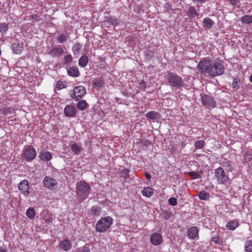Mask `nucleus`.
Here are the masks:
<instances>
[{
    "instance_id": "nucleus-36",
    "label": "nucleus",
    "mask_w": 252,
    "mask_h": 252,
    "mask_svg": "<svg viewBox=\"0 0 252 252\" xmlns=\"http://www.w3.org/2000/svg\"><path fill=\"white\" fill-rule=\"evenodd\" d=\"M77 105L78 109L84 110L87 108L88 104L85 100H80L77 103Z\"/></svg>"
},
{
    "instance_id": "nucleus-34",
    "label": "nucleus",
    "mask_w": 252,
    "mask_h": 252,
    "mask_svg": "<svg viewBox=\"0 0 252 252\" xmlns=\"http://www.w3.org/2000/svg\"><path fill=\"white\" fill-rule=\"evenodd\" d=\"M68 35L66 34L63 33L60 34L57 38L59 43H63L67 41Z\"/></svg>"
},
{
    "instance_id": "nucleus-43",
    "label": "nucleus",
    "mask_w": 252,
    "mask_h": 252,
    "mask_svg": "<svg viewBox=\"0 0 252 252\" xmlns=\"http://www.w3.org/2000/svg\"><path fill=\"white\" fill-rule=\"evenodd\" d=\"M103 82L100 79H96L94 82V85L97 88L101 87L103 85Z\"/></svg>"
},
{
    "instance_id": "nucleus-10",
    "label": "nucleus",
    "mask_w": 252,
    "mask_h": 252,
    "mask_svg": "<svg viewBox=\"0 0 252 252\" xmlns=\"http://www.w3.org/2000/svg\"><path fill=\"white\" fill-rule=\"evenodd\" d=\"M18 188L25 196H28L30 193L29 183L27 180H24L20 182Z\"/></svg>"
},
{
    "instance_id": "nucleus-31",
    "label": "nucleus",
    "mask_w": 252,
    "mask_h": 252,
    "mask_svg": "<svg viewBox=\"0 0 252 252\" xmlns=\"http://www.w3.org/2000/svg\"><path fill=\"white\" fill-rule=\"evenodd\" d=\"M82 49V45L79 43H75L72 47V51L74 54L80 53Z\"/></svg>"
},
{
    "instance_id": "nucleus-39",
    "label": "nucleus",
    "mask_w": 252,
    "mask_h": 252,
    "mask_svg": "<svg viewBox=\"0 0 252 252\" xmlns=\"http://www.w3.org/2000/svg\"><path fill=\"white\" fill-rule=\"evenodd\" d=\"M161 217L165 220H168L172 216V213L170 211H164L160 214Z\"/></svg>"
},
{
    "instance_id": "nucleus-28",
    "label": "nucleus",
    "mask_w": 252,
    "mask_h": 252,
    "mask_svg": "<svg viewBox=\"0 0 252 252\" xmlns=\"http://www.w3.org/2000/svg\"><path fill=\"white\" fill-rule=\"evenodd\" d=\"M70 149L75 154L77 155L81 152L82 148L76 143H73L71 145Z\"/></svg>"
},
{
    "instance_id": "nucleus-23",
    "label": "nucleus",
    "mask_w": 252,
    "mask_h": 252,
    "mask_svg": "<svg viewBox=\"0 0 252 252\" xmlns=\"http://www.w3.org/2000/svg\"><path fill=\"white\" fill-rule=\"evenodd\" d=\"M187 14L188 16L191 19L194 18L195 16H198V15L195 7L193 6L189 7Z\"/></svg>"
},
{
    "instance_id": "nucleus-6",
    "label": "nucleus",
    "mask_w": 252,
    "mask_h": 252,
    "mask_svg": "<svg viewBox=\"0 0 252 252\" xmlns=\"http://www.w3.org/2000/svg\"><path fill=\"white\" fill-rule=\"evenodd\" d=\"M23 157L27 161H31L36 157V150L31 146H28L23 150Z\"/></svg>"
},
{
    "instance_id": "nucleus-33",
    "label": "nucleus",
    "mask_w": 252,
    "mask_h": 252,
    "mask_svg": "<svg viewBox=\"0 0 252 252\" xmlns=\"http://www.w3.org/2000/svg\"><path fill=\"white\" fill-rule=\"evenodd\" d=\"M245 250L247 252H252V240H247L245 242Z\"/></svg>"
},
{
    "instance_id": "nucleus-12",
    "label": "nucleus",
    "mask_w": 252,
    "mask_h": 252,
    "mask_svg": "<svg viewBox=\"0 0 252 252\" xmlns=\"http://www.w3.org/2000/svg\"><path fill=\"white\" fill-rule=\"evenodd\" d=\"M64 54L63 49L61 46L53 47L48 53L53 57H60Z\"/></svg>"
},
{
    "instance_id": "nucleus-14",
    "label": "nucleus",
    "mask_w": 252,
    "mask_h": 252,
    "mask_svg": "<svg viewBox=\"0 0 252 252\" xmlns=\"http://www.w3.org/2000/svg\"><path fill=\"white\" fill-rule=\"evenodd\" d=\"M150 241L154 245H159L162 241V237L159 233H155L151 236Z\"/></svg>"
},
{
    "instance_id": "nucleus-54",
    "label": "nucleus",
    "mask_w": 252,
    "mask_h": 252,
    "mask_svg": "<svg viewBox=\"0 0 252 252\" xmlns=\"http://www.w3.org/2000/svg\"><path fill=\"white\" fill-rule=\"evenodd\" d=\"M250 79L251 82H252V74L251 75Z\"/></svg>"
},
{
    "instance_id": "nucleus-19",
    "label": "nucleus",
    "mask_w": 252,
    "mask_h": 252,
    "mask_svg": "<svg viewBox=\"0 0 252 252\" xmlns=\"http://www.w3.org/2000/svg\"><path fill=\"white\" fill-rule=\"evenodd\" d=\"M72 247L70 241L67 239H65L62 241L60 243V248L63 251H67Z\"/></svg>"
},
{
    "instance_id": "nucleus-44",
    "label": "nucleus",
    "mask_w": 252,
    "mask_h": 252,
    "mask_svg": "<svg viewBox=\"0 0 252 252\" xmlns=\"http://www.w3.org/2000/svg\"><path fill=\"white\" fill-rule=\"evenodd\" d=\"M106 22L109 23L110 24L114 25H117L119 23L118 20L117 19H115L112 17H110L107 19Z\"/></svg>"
},
{
    "instance_id": "nucleus-52",
    "label": "nucleus",
    "mask_w": 252,
    "mask_h": 252,
    "mask_svg": "<svg viewBox=\"0 0 252 252\" xmlns=\"http://www.w3.org/2000/svg\"><path fill=\"white\" fill-rule=\"evenodd\" d=\"M129 172V170L127 169H124L123 171H122V173L123 174H125V175H127L128 174Z\"/></svg>"
},
{
    "instance_id": "nucleus-48",
    "label": "nucleus",
    "mask_w": 252,
    "mask_h": 252,
    "mask_svg": "<svg viewBox=\"0 0 252 252\" xmlns=\"http://www.w3.org/2000/svg\"><path fill=\"white\" fill-rule=\"evenodd\" d=\"M230 3L232 5L237 6L239 3V0H228Z\"/></svg>"
},
{
    "instance_id": "nucleus-53",
    "label": "nucleus",
    "mask_w": 252,
    "mask_h": 252,
    "mask_svg": "<svg viewBox=\"0 0 252 252\" xmlns=\"http://www.w3.org/2000/svg\"><path fill=\"white\" fill-rule=\"evenodd\" d=\"M145 176L146 178L148 180H150V179L151 178V175L148 173H145Z\"/></svg>"
},
{
    "instance_id": "nucleus-22",
    "label": "nucleus",
    "mask_w": 252,
    "mask_h": 252,
    "mask_svg": "<svg viewBox=\"0 0 252 252\" xmlns=\"http://www.w3.org/2000/svg\"><path fill=\"white\" fill-rule=\"evenodd\" d=\"M146 116L148 119L151 120H157L160 118V115L158 112L156 111H150L146 114Z\"/></svg>"
},
{
    "instance_id": "nucleus-21",
    "label": "nucleus",
    "mask_w": 252,
    "mask_h": 252,
    "mask_svg": "<svg viewBox=\"0 0 252 252\" xmlns=\"http://www.w3.org/2000/svg\"><path fill=\"white\" fill-rule=\"evenodd\" d=\"M239 225L238 220H234L229 221L226 224V226L229 230H234Z\"/></svg>"
},
{
    "instance_id": "nucleus-32",
    "label": "nucleus",
    "mask_w": 252,
    "mask_h": 252,
    "mask_svg": "<svg viewBox=\"0 0 252 252\" xmlns=\"http://www.w3.org/2000/svg\"><path fill=\"white\" fill-rule=\"evenodd\" d=\"M26 215L30 219H32L35 217V212L33 208H30L27 210Z\"/></svg>"
},
{
    "instance_id": "nucleus-4",
    "label": "nucleus",
    "mask_w": 252,
    "mask_h": 252,
    "mask_svg": "<svg viewBox=\"0 0 252 252\" xmlns=\"http://www.w3.org/2000/svg\"><path fill=\"white\" fill-rule=\"evenodd\" d=\"M197 69L202 75H206L208 74L211 76V61L206 59L201 60L197 65Z\"/></svg>"
},
{
    "instance_id": "nucleus-42",
    "label": "nucleus",
    "mask_w": 252,
    "mask_h": 252,
    "mask_svg": "<svg viewBox=\"0 0 252 252\" xmlns=\"http://www.w3.org/2000/svg\"><path fill=\"white\" fill-rule=\"evenodd\" d=\"M66 82L58 81L56 83V88L59 90L65 88L66 87Z\"/></svg>"
},
{
    "instance_id": "nucleus-37",
    "label": "nucleus",
    "mask_w": 252,
    "mask_h": 252,
    "mask_svg": "<svg viewBox=\"0 0 252 252\" xmlns=\"http://www.w3.org/2000/svg\"><path fill=\"white\" fill-rule=\"evenodd\" d=\"M205 142L202 140H197L194 143V146L196 149H201L205 146Z\"/></svg>"
},
{
    "instance_id": "nucleus-20",
    "label": "nucleus",
    "mask_w": 252,
    "mask_h": 252,
    "mask_svg": "<svg viewBox=\"0 0 252 252\" xmlns=\"http://www.w3.org/2000/svg\"><path fill=\"white\" fill-rule=\"evenodd\" d=\"M67 73L69 75L73 77H78L80 74L78 69L74 66L69 67L67 69Z\"/></svg>"
},
{
    "instance_id": "nucleus-17",
    "label": "nucleus",
    "mask_w": 252,
    "mask_h": 252,
    "mask_svg": "<svg viewBox=\"0 0 252 252\" xmlns=\"http://www.w3.org/2000/svg\"><path fill=\"white\" fill-rule=\"evenodd\" d=\"M214 22L210 18L206 17L203 19L202 25L204 28L210 29L214 25Z\"/></svg>"
},
{
    "instance_id": "nucleus-9",
    "label": "nucleus",
    "mask_w": 252,
    "mask_h": 252,
    "mask_svg": "<svg viewBox=\"0 0 252 252\" xmlns=\"http://www.w3.org/2000/svg\"><path fill=\"white\" fill-rule=\"evenodd\" d=\"M43 186L49 189H54L58 187V182L55 179L46 176L43 180Z\"/></svg>"
},
{
    "instance_id": "nucleus-11",
    "label": "nucleus",
    "mask_w": 252,
    "mask_h": 252,
    "mask_svg": "<svg viewBox=\"0 0 252 252\" xmlns=\"http://www.w3.org/2000/svg\"><path fill=\"white\" fill-rule=\"evenodd\" d=\"M202 103L204 106L207 107H214L216 102L213 97L208 94H204L201 96Z\"/></svg>"
},
{
    "instance_id": "nucleus-25",
    "label": "nucleus",
    "mask_w": 252,
    "mask_h": 252,
    "mask_svg": "<svg viewBox=\"0 0 252 252\" xmlns=\"http://www.w3.org/2000/svg\"><path fill=\"white\" fill-rule=\"evenodd\" d=\"M198 196L199 199L202 200H206L209 199L210 196V194L204 190L200 191L198 192Z\"/></svg>"
},
{
    "instance_id": "nucleus-18",
    "label": "nucleus",
    "mask_w": 252,
    "mask_h": 252,
    "mask_svg": "<svg viewBox=\"0 0 252 252\" xmlns=\"http://www.w3.org/2000/svg\"><path fill=\"white\" fill-rule=\"evenodd\" d=\"M11 49L15 54H20L23 51V45L18 42L12 44Z\"/></svg>"
},
{
    "instance_id": "nucleus-38",
    "label": "nucleus",
    "mask_w": 252,
    "mask_h": 252,
    "mask_svg": "<svg viewBox=\"0 0 252 252\" xmlns=\"http://www.w3.org/2000/svg\"><path fill=\"white\" fill-rule=\"evenodd\" d=\"M240 85V80L237 78H234L232 84L233 89L235 90H237L239 89Z\"/></svg>"
},
{
    "instance_id": "nucleus-5",
    "label": "nucleus",
    "mask_w": 252,
    "mask_h": 252,
    "mask_svg": "<svg viewBox=\"0 0 252 252\" xmlns=\"http://www.w3.org/2000/svg\"><path fill=\"white\" fill-rule=\"evenodd\" d=\"M215 177L220 184H225L229 180L228 175L224 172L222 167H220L215 170Z\"/></svg>"
},
{
    "instance_id": "nucleus-30",
    "label": "nucleus",
    "mask_w": 252,
    "mask_h": 252,
    "mask_svg": "<svg viewBox=\"0 0 252 252\" xmlns=\"http://www.w3.org/2000/svg\"><path fill=\"white\" fill-rule=\"evenodd\" d=\"M188 174L192 179H200L201 178V174H202V172L201 171H200V173L197 172L196 171H191L188 172Z\"/></svg>"
},
{
    "instance_id": "nucleus-49",
    "label": "nucleus",
    "mask_w": 252,
    "mask_h": 252,
    "mask_svg": "<svg viewBox=\"0 0 252 252\" xmlns=\"http://www.w3.org/2000/svg\"><path fill=\"white\" fill-rule=\"evenodd\" d=\"M140 87L141 89L144 90L146 88V84L144 81H141L140 83Z\"/></svg>"
},
{
    "instance_id": "nucleus-15",
    "label": "nucleus",
    "mask_w": 252,
    "mask_h": 252,
    "mask_svg": "<svg viewBox=\"0 0 252 252\" xmlns=\"http://www.w3.org/2000/svg\"><path fill=\"white\" fill-rule=\"evenodd\" d=\"M198 232L199 229L198 227L191 226L188 229L187 231V235L189 238L194 239L196 237H198Z\"/></svg>"
},
{
    "instance_id": "nucleus-40",
    "label": "nucleus",
    "mask_w": 252,
    "mask_h": 252,
    "mask_svg": "<svg viewBox=\"0 0 252 252\" xmlns=\"http://www.w3.org/2000/svg\"><path fill=\"white\" fill-rule=\"evenodd\" d=\"M144 56L148 60H150L154 56V51L151 50H147L144 53Z\"/></svg>"
},
{
    "instance_id": "nucleus-1",
    "label": "nucleus",
    "mask_w": 252,
    "mask_h": 252,
    "mask_svg": "<svg viewBox=\"0 0 252 252\" xmlns=\"http://www.w3.org/2000/svg\"><path fill=\"white\" fill-rule=\"evenodd\" d=\"M91 191V186L84 181H80L76 184V194L78 201H84L88 197Z\"/></svg>"
},
{
    "instance_id": "nucleus-35",
    "label": "nucleus",
    "mask_w": 252,
    "mask_h": 252,
    "mask_svg": "<svg viewBox=\"0 0 252 252\" xmlns=\"http://www.w3.org/2000/svg\"><path fill=\"white\" fill-rule=\"evenodd\" d=\"M91 211L92 214L94 216H99L101 212L100 208L98 206H93L91 209Z\"/></svg>"
},
{
    "instance_id": "nucleus-13",
    "label": "nucleus",
    "mask_w": 252,
    "mask_h": 252,
    "mask_svg": "<svg viewBox=\"0 0 252 252\" xmlns=\"http://www.w3.org/2000/svg\"><path fill=\"white\" fill-rule=\"evenodd\" d=\"M64 113L67 117H74L76 115V108L71 105H68L65 106L64 109Z\"/></svg>"
},
{
    "instance_id": "nucleus-45",
    "label": "nucleus",
    "mask_w": 252,
    "mask_h": 252,
    "mask_svg": "<svg viewBox=\"0 0 252 252\" xmlns=\"http://www.w3.org/2000/svg\"><path fill=\"white\" fill-rule=\"evenodd\" d=\"M168 203L172 206H176L177 203V199L173 197L170 198L168 199Z\"/></svg>"
},
{
    "instance_id": "nucleus-27",
    "label": "nucleus",
    "mask_w": 252,
    "mask_h": 252,
    "mask_svg": "<svg viewBox=\"0 0 252 252\" xmlns=\"http://www.w3.org/2000/svg\"><path fill=\"white\" fill-rule=\"evenodd\" d=\"M211 241L215 244L219 245H222V239L218 235V234L214 235L211 238Z\"/></svg>"
},
{
    "instance_id": "nucleus-41",
    "label": "nucleus",
    "mask_w": 252,
    "mask_h": 252,
    "mask_svg": "<svg viewBox=\"0 0 252 252\" xmlns=\"http://www.w3.org/2000/svg\"><path fill=\"white\" fill-rule=\"evenodd\" d=\"M8 29V25L5 23L0 24V32L3 33L6 32Z\"/></svg>"
},
{
    "instance_id": "nucleus-51",
    "label": "nucleus",
    "mask_w": 252,
    "mask_h": 252,
    "mask_svg": "<svg viewBox=\"0 0 252 252\" xmlns=\"http://www.w3.org/2000/svg\"><path fill=\"white\" fill-rule=\"evenodd\" d=\"M0 252H8V251L6 248L0 247Z\"/></svg>"
},
{
    "instance_id": "nucleus-16",
    "label": "nucleus",
    "mask_w": 252,
    "mask_h": 252,
    "mask_svg": "<svg viewBox=\"0 0 252 252\" xmlns=\"http://www.w3.org/2000/svg\"><path fill=\"white\" fill-rule=\"evenodd\" d=\"M39 158L41 160L44 161H48L52 158V155L48 151H42L40 153L39 155Z\"/></svg>"
},
{
    "instance_id": "nucleus-29",
    "label": "nucleus",
    "mask_w": 252,
    "mask_h": 252,
    "mask_svg": "<svg viewBox=\"0 0 252 252\" xmlns=\"http://www.w3.org/2000/svg\"><path fill=\"white\" fill-rule=\"evenodd\" d=\"M241 22L243 23L250 24L252 23V15H246L241 18Z\"/></svg>"
},
{
    "instance_id": "nucleus-24",
    "label": "nucleus",
    "mask_w": 252,
    "mask_h": 252,
    "mask_svg": "<svg viewBox=\"0 0 252 252\" xmlns=\"http://www.w3.org/2000/svg\"><path fill=\"white\" fill-rule=\"evenodd\" d=\"M88 62L89 60L87 56L83 55L79 59L78 63L80 66L84 67L87 65Z\"/></svg>"
},
{
    "instance_id": "nucleus-47",
    "label": "nucleus",
    "mask_w": 252,
    "mask_h": 252,
    "mask_svg": "<svg viewBox=\"0 0 252 252\" xmlns=\"http://www.w3.org/2000/svg\"><path fill=\"white\" fill-rule=\"evenodd\" d=\"M223 167H225V170L227 172H231L233 170V167L231 165L228 164L227 162H225V164L223 165Z\"/></svg>"
},
{
    "instance_id": "nucleus-3",
    "label": "nucleus",
    "mask_w": 252,
    "mask_h": 252,
    "mask_svg": "<svg viewBox=\"0 0 252 252\" xmlns=\"http://www.w3.org/2000/svg\"><path fill=\"white\" fill-rule=\"evenodd\" d=\"M113 220L111 217L102 218L96 223L95 229L96 231L103 232L106 231L112 223Z\"/></svg>"
},
{
    "instance_id": "nucleus-7",
    "label": "nucleus",
    "mask_w": 252,
    "mask_h": 252,
    "mask_svg": "<svg viewBox=\"0 0 252 252\" xmlns=\"http://www.w3.org/2000/svg\"><path fill=\"white\" fill-rule=\"evenodd\" d=\"M86 93V89L84 87L82 86L75 87L73 89V92L71 95V97L76 101H78L85 95Z\"/></svg>"
},
{
    "instance_id": "nucleus-8",
    "label": "nucleus",
    "mask_w": 252,
    "mask_h": 252,
    "mask_svg": "<svg viewBox=\"0 0 252 252\" xmlns=\"http://www.w3.org/2000/svg\"><path fill=\"white\" fill-rule=\"evenodd\" d=\"M224 71L223 65L219 63L214 64L211 63V76L215 77L223 73Z\"/></svg>"
},
{
    "instance_id": "nucleus-50",
    "label": "nucleus",
    "mask_w": 252,
    "mask_h": 252,
    "mask_svg": "<svg viewBox=\"0 0 252 252\" xmlns=\"http://www.w3.org/2000/svg\"><path fill=\"white\" fill-rule=\"evenodd\" d=\"M80 252H90V250L88 247L85 246L83 248Z\"/></svg>"
},
{
    "instance_id": "nucleus-2",
    "label": "nucleus",
    "mask_w": 252,
    "mask_h": 252,
    "mask_svg": "<svg viewBox=\"0 0 252 252\" xmlns=\"http://www.w3.org/2000/svg\"><path fill=\"white\" fill-rule=\"evenodd\" d=\"M166 79L170 85L173 87L179 88L185 86L182 78L173 72H168Z\"/></svg>"
},
{
    "instance_id": "nucleus-46",
    "label": "nucleus",
    "mask_w": 252,
    "mask_h": 252,
    "mask_svg": "<svg viewBox=\"0 0 252 252\" xmlns=\"http://www.w3.org/2000/svg\"><path fill=\"white\" fill-rule=\"evenodd\" d=\"M72 58L71 55H67L64 58V62L65 63H71L72 62Z\"/></svg>"
},
{
    "instance_id": "nucleus-26",
    "label": "nucleus",
    "mask_w": 252,
    "mask_h": 252,
    "mask_svg": "<svg viewBox=\"0 0 252 252\" xmlns=\"http://www.w3.org/2000/svg\"><path fill=\"white\" fill-rule=\"evenodd\" d=\"M142 194L144 196L150 197L153 194V189L151 187L145 188L142 190Z\"/></svg>"
}]
</instances>
